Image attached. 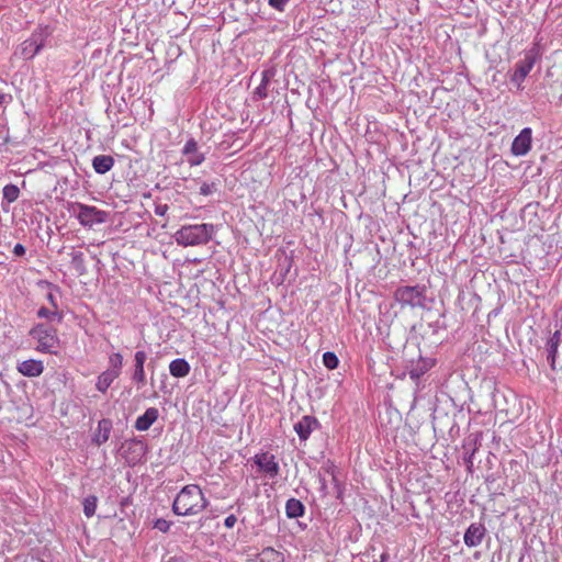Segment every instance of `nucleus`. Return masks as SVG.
I'll return each mask as SVG.
<instances>
[{
  "mask_svg": "<svg viewBox=\"0 0 562 562\" xmlns=\"http://www.w3.org/2000/svg\"><path fill=\"white\" fill-rule=\"evenodd\" d=\"M209 501L198 484H188L177 494L172 513L177 516H194L209 506Z\"/></svg>",
  "mask_w": 562,
  "mask_h": 562,
  "instance_id": "nucleus-1",
  "label": "nucleus"
},
{
  "mask_svg": "<svg viewBox=\"0 0 562 562\" xmlns=\"http://www.w3.org/2000/svg\"><path fill=\"white\" fill-rule=\"evenodd\" d=\"M216 232L211 223L183 225L175 233L176 243L183 247L207 244Z\"/></svg>",
  "mask_w": 562,
  "mask_h": 562,
  "instance_id": "nucleus-2",
  "label": "nucleus"
},
{
  "mask_svg": "<svg viewBox=\"0 0 562 562\" xmlns=\"http://www.w3.org/2000/svg\"><path fill=\"white\" fill-rule=\"evenodd\" d=\"M53 35V29L49 25L38 24L24 40L15 50V56L23 60H32L46 46Z\"/></svg>",
  "mask_w": 562,
  "mask_h": 562,
  "instance_id": "nucleus-3",
  "label": "nucleus"
},
{
  "mask_svg": "<svg viewBox=\"0 0 562 562\" xmlns=\"http://www.w3.org/2000/svg\"><path fill=\"white\" fill-rule=\"evenodd\" d=\"M29 336L36 341V350L42 353L57 355L60 340L58 330L50 324L38 323L34 325Z\"/></svg>",
  "mask_w": 562,
  "mask_h": 562,
  "instance_id": "nucleus-4",
  "label": "nucleus"
},
{
  "mask_svg": "<svg viewBox=\"0 0 562 562\" xmlns=\"http://www.w3.org/2000/svg\"><path fill=\"white\" fill-rule=\"evenodd\" d=\"M543 48L540 40H536L531 47L524 52V57L517 61L515 70L510 77V81L521 89L522 82L532 70L533 66L541 60Z\"/></svg>",
  "mask_w": 562,
  "mask_h": 562,
  "instance_id": "nucleus-5",
  "label": "nucleus"
},
{
  "mask_svg": "<svg viewBox=\"0 0 562 562\" xmlns=\"http://www.w3.org/2000/svg\"><path fill=\"white\" fill-rule=\"evenodd\" d=\"M427 286L425 284L401 285L394 291V300L402 307L424 308Z\"/></svg>",
  "mask_w": 562,
  "mask_h": 562,
  "instance_id": "nucleus-6",
  "label": "nucleus"
},
{
  "mask_svg": "<svg viewBox=\"0 0 562 562\" xmlns=\"http://www.w3.org/2000/svg\"><path fill=\"white\" fill-rule=\"evenodd\" d=\"M147 450V443L143 439L134 437L122 441L117 448V453L128 465L134 467L143 460Z\"/></svg>",
  "mask_w": 562,
  "mask_h": 562,
  "instance_id": "nucleus-7",
  "label": "nucleus"
},
{
  "mask_svg": "<svg viewBox=\"0 0 562 562\" xmlns=\"http://www.w3.org/2000/svg\"><path fill=\"white\" fill-rule=\"evenodd\" d=\"M72 213L78 222L85 227H92L97 224H102L106 222L108 218V212L82 203H76Z\"/></svg>",
  "mask_w": 562,
  "mask_h": 562,
  "instance_id": "nucleus-8",
  "label": "nucleus"
},
{
  "mask_svg": "<svg viewBox=\"0 0 562 562\" xmlns=\"http://www.w3.org/2000/svg\"><path fill=\"white\" fill-rule=\"evenodd\" d=\"M147 353L144 350H136L134 353V363L132 367L131 381L137 386L143 387L146 384L145 363Z\"/></svg>",
  "mask_w": 562,
  "mask_h": 562,
  "instance_id": "nucleus-9",
  "label": "nucleus"
},
{
  "mask_svg": "<svg viewBox=\"0 0 562 562\" xmlns=\"http://www.w3.org/2000/svg\"><path fill=\"white\" fill-rule=\"evenodd\" d=\"M532 143V130L525 127L514 138L510 147V151L514 156L520 157L527 155L531 149Z\"/></svg>",
  "mask_w": 562,
  "mask_h": 562,
  "instance_id": "nucleus-10",
  "label": "nucleus"
},
{
  "mask_svg": "<svg viewBox=\"0 0 562 562\" xmlns=\"http://www.w3.org/2000/svg\"><path fill=\"white\" fill-rule=\"evenodd\" d=\"M254 462L259 471L266 473L269 477L274 479L279 474V464L273 454L260 452L255 454Z\"/></svg>",
  "mask_w": 562,
  "mask_h": 562,
  "instance_id": "nucleus-11",
  "label": "nucleus"
},
{
  "mask_svg": "<svg viewBox=\"0 0 562 562\" xmlns=\"http://www.w3.org/2000/svg\"><path fill=\"white\" fill-rule=\"evenodd\" d=\"M486 528L481 522H472L465 529L463 535L464 544L469 548H475L480 546L486 536Z\"/></svg>",
  "mask_w": 562,
  "mask_h": 562,
  "instance_id": "nucleus-12",
  "label": "nucleus"
},
{
  "mask_svg": "<svg viewBox=\"0 0 562 562\" xmlns=\"http://www.w3.org/2000/svg\"><path fill=\"white\" fill-rule=\"evenodd\" d=\"M319 427L321 424L315 416L305 415L294 424V431L301 441H306L311 434Z\"/></svg>",
  "mask_w": 562,
  "mask_h": 562,
  "instance_id": "nucleus-13",
  "label": "nucleus"
},
{
  "mask_svg": "<svg viewBox=\"0 0 562 562\" xmlns=\"http://www.w3.org/2000/svg\"><path fill=\"white\" fill-rule=\"evenodd\" d=\"M436 364V360L434 358L419 357L416 362H413L409 370V378L416 383L417 390L419 389V380L426 374L429 370H431Z\"/></svg>",
  "mask_w": 562,
  "mask_h": 562,
  "instance_id": "nucleus-14",
  "label": "nucleus"
},
{
  "mask_svg": "<svg viewBox=\"0 0 562 562\" xmlns=\"http://www.w3.org/2000/svg\"><path fill=\"white\" fill-rule=\"evenodd\" d=\"M182 155L187 157V161L190 166H200L205 160V155L199 151L198 143L194 138H189L182 150Z\"/></svg>",
  "mask_w": 562,
  "mask_h": 562,
  "instance_id": "nucleus-15",
  "label": "nucleus"
},
{
  "mask_svg": "<svg viewBox=\"0 0 562 562\" xmlns=\"http://www.w3.org/2000/svg\"><path fill=\"white\" fill-rule=\"evenodd\" d=\"M18 372L27 378H37L44 371V363L42 360L27 359L18 363Z\"/></svg>",
  "mask_w": 562,
  "mask_h": 562,
  "instance_id": "nucleus-16",
  "label": "nucleus"
},
{
  "mask_svg": "<svg viewBox=\"0 0 562 562\" xmlns=\"http://www.w3.org/2000/svg\"><path fill=\"white\" fill-rule=\"evenodd\" d=\"M113 429V423L110 418H102L98 422L95 431L92 435L91 441L97 446L105 443Z\"/></svg>",
  "mask_w": 562,
  "mask_h": 562,
  "instance_id": "nucleus-17",
  "label": "nucleus"
},
{
  "mask_svg": "<svg viewBox=\"0 0 562 562\" xmlns=\"http://www.w3.org/2000/svg\"><path fill=\"white\" fill-rule=\"evenodd\" d=\"M159 417V411L156 407H149L143 415L136 418L134 427L138 431L148 430Z\"/></svg>",
  "mask_w": 562,
  "mask_h": 562,
  "instance_id": "nucleus-18",
  "label": "nucleus"
},
{
  "mask_svg": "<svg viewBox=\"0 0 562 562\" xmlns=\"http://www.w3.org/2000/svg\"><path fill=\"white\" fill-rule=\"evenodd\" d=\"M274 69H265L261 72V81L259 86L254 90L252 98L254 100H262L268 97V86L270 83L271 78L274 76Z\"/></svg>",
  "mask_w": 562,
  "mask_h": 562,
  "instance_id": "nucleus-19",
  "label": "nucleus"
},
{
  "mask_svg": "<svg viewBox=\"0 0 562 562\" xmlns=\"http://www.w3.org/2000/svg\"><path fill=\"white\" fill-rule=\"evenodd\" d=\"M121 374L105 369L102 371L95 380V389L102 393L105 394L108 390L111 387L112 383L120 376Z\"/></svg>",
  "mask_w": 562,
  "mask_h": 562,
  "instance_id": "nucleus-20",
  "label": "nucleus"
},
{
  "mask_svg": "<svg viewBox=\"0 0 562 562\" xmlns=\"http://www.w3.org/2000/svg\"><path fill=\"white\" fill-rule=\"evenodd\" d=\"M115 164V160L110 155H98L92 159V168L98 175H105Z\"/></svg>",
  "mask_w": 562,
  "mask_h": 562,
  "instance_id": "nucleus-21",
  "label": "nucleus"
},
{
  "mask_svg": "<svg viewBox=\"0 0 562 562\" xmlns=\"http://www.w3.org/2000/svg\"><path fill=\"white\" fill-rule=\"evenodd\" d=\"M190 364L184 358L173 359L169 363V372L173 378H184L190 372Z\"/></svg>",
  "mask_w": 562,
  "mask_h": 562,
  "instance_id": "nucleus-22",
  "label": "nucleus"
},
{
  "mask_svg": "<svg viewBox=\"0 0 562 562\" xmlns=\"http://www.w3.org/2000/svg\"><path fill=\"white\" fill-rule=\"evenodd\" d=\"M305 514V506L300 499L289 498L285 503V515L288 518H300Z\"/></svg>",
  "mask_w": 562,
  "mask_h": 562,
  "instance_id": "nucleus-23",
  "label": "nucleus"
},
{
  "mask_svg": "<svg viewBox=\"0 0 562 562\" xmlns=\"http://www.w3.org/2000/svg\"><path fill=\"white\" fill-rule=\"evenodd\" d=\"M256 562H284V557L276 549L267 547L258 553Z\"/></svg>",
  "mask_w": 562,
  "mask_h": 562,
  "instance_id": "nucleus-24",
  "label": "nucleus"
},
{
  "mask_svg": "<svg viewBox=\"0 0 562 562\" xmlns=\"http://www.w3.org/2000/svg\"><path fill=\"white\" fill-rule=\"evenodd\" d=\"M36 315L38 318H45L49 323L56 322L57 324L63 322V314L58 312V310H49L45 306H42L37 310Z\"/></svg>",
  "mask_w": 562,
  "mask_h": 562,
  "instance_id": "nucleus-25",
  "label": "nucleus"
},
{
  "mask_svg": "<svg viewBox=\"0 0 562 562\" xmlns=\"http://www.w3.org/2000/svg\"><path fill=\"white\" fill-rule=\"evenodd\" d=\"M123 355L121 352H112L108 357V370L114 371L119 374H122L123 369Z\"/></svg>",
  "mask_w": 562,
  "mask_h": 562,
  "instance_id": "nucleus-26",
  "label": "nucleus"
},
{
  "mask_svg": "<svg viewBox=\"0 0 562 562\" xmlns=\"http://www.w3.org/2000/svg\"><path fill=\"white\" fill-rule=\"evenodd\" d=\"M71 266L78 272L79 276H82L87 272L85 255L81 251L71 252Z\"/></svg>",
  "mask_w": 562,
  "mask_h": 562,
  "instance_id": "nucleus-27",
  "label": "nucleus"
},
{
  "mask_svg": "<svg viewBox=\"0 0 562 562\" xmlns=\"http://www.w3.org/2000/svg\"><path fill=\"white\" fill-rule=\"evenodd\" d=\"M98 505V497L95 495H89L83 498L82 506H83V514L86 517L91 518L94 516Z\"/></svg>",
  "mask_w": 562,
  "mask_h": 562,
  "instance_id": "nucleus-28",
  "label": "nucleus"
},
{
  "mask_svg": "<svg viewBox=\"0 0 562 562\" xmlns=\"http://www.w3.org/2000/svg\"><path fill=\"white\" fill-rule=\"evenodd\" d=\"M19 195L20 189L15 184L9 183L2 189L3 201H7L9 204L15 202Z\"/></svg>",
  "mask_w": 562,
  "mask_h": 562,
  "instance_id": "nucleus-29",
  "label": "nucleus"
},
{
  "mask_svg": "<svg viewBox=\"0 0 562 562\" xmlns=\"http://www.w3.org/2000/svg\"><path fill=\"white\" fill-rule=\"evenodd\" d=\"M558 349L559 345H554L548 341L546 342L547 361L549 362V366L553 371L555 370Z\"/></svg>",
  "mask_w": 562,
  "mask_h": 562,
  "instance_id": "nucleus-30",
  "label": "nucleus"
},
{
  "mask_svg": "<svg viewBox=\"0 0 562 562\" xmlns=\"http://www.w3.org/2000/svg\"><path fill=\"white\" fill-rule=\"evenodd\" d=\"M323 363L327 369L334 370L338 368L339 359L335 352L326 351L323 355Z\"/></svg>",
  "mask_w": 562,
  "mask_h": 562,
  "instance_id": "nucleus-31",
  "label": "nucleus"
},
{
  "mask_svg": "<svg viewBox=\"0 0 562 562\" xmlns=\"http://www.w3.org/2000/svg\"><path fill=\"white\" fill-rule=\"evenodd\" d=\"M443 317H445V313H442L437 321L430 322L428 324V327L431 329L432 335H437L440 330L447 329V324L442 319Z\"/></svg>",
  "mask_w": 562,
  "mask_h": 562,
  "instance_id": "nucleus-32",
  "label": "nucleus"
},
{
  "mask_svg": "<svg viewBox=\"0 0 562 562\" xmlns=\"http://www.w3.org/2000/svg\"><path fill=\"white\" fill-rule=\"evenodd\" d=\"M172 521L166 520L164 518H157L154 520L153 528L167 533L171 528Z\"/></svg>",
  "mask_w": 562,
  "mask_h": 562,
  "instance_id": "nucleus-33",
  "label": "nucleus"
},
{
  "mask_svg": "<svg viewBox=\"0 0 562 562\" xmlns=\"http://www.w3.org/2000/svg\"><path fill=\"white\" fill-rule=\"evenodd\" d=\"M218 189V186L216 182H203L200 187V194L204 195V196H207V195H211L213 193H215Z\"/></svg>",
  "mask_w": 562,
  "mask_h": 562,
  "instance_id": "nucleus-34",
  "label": "nucleus"
},
{
  "mask_svg": "<svg viewBox=\"0 0 562 562\" xmlns=\"http://www.w3.org/2000/svg\"><path fill=\"white\" fill-rule=\"evenodd\" d=\"M289 2L290 0H268V4L279 12H283Z\"/></svg>",
  "mask_w": 562,
  "mask_h": 562,
  "instance_id": "nucleus-35",
  "label": "nucleus"
},
{
  "mask_svg": "<svg viewBox=\"0 0 562 562\" xmlns=\"http://www.w3.org/2000/svg\"><path fill=\"white\" fill-rule=\"evenodd\" d=\"M168 210H169L168 204L158 203L155 205L154 212L156 215L164 217L168 213Z\"/></svg>",
  "mask_w": 562,
  "mask_h": 562,
  "instance_id": "nucleus-36",
  "label": "nucleus"
},
{
  "mask_svg": "<svg viewBox=\"0 0 562 562\" xmlns=\"http://www.w3.org/2000/svg\"><path fill=\"white\" fill-rule=\"evenodd\" d=\"M26 252L25 247L22 244H15L13 247V255L16 257H22Z\"/></svg>",
  "mask_w": 562,
  "mask_h": 562,
  "instance_id": "nucleus-37",
  "label": "nucleus"
},
{
  "mask_svg": "<svg viewBox=\"0 0 562 562\" xmlns=\"http://www.w3.org/2000/svg\"><path fill=\"white\" fill-rule=\"evenodd\" d=\"M548 342H551V344H554V345H559L560 346V342H561V331L560 330H555L550 337L549 339L547 340Z\"/></svg>",
  "mask_w": 562,
  "mask_h": 562,
  "instance_id": "nucleus-38",
  "label": "nucleus"
},
{
  "mask_svg": "<svg viewBox=\"0 0 562 562\" xmlns=\"http://www.w3.org/2000/svg\"><path fill=\"white\" fill-rule=\"evenodd\" d=\"M237 522V518L235 515L231 514L229 516H227L224 520V526L226 528H233Z\"/></svg>",
  "mask_w": 562,
  "mask_h": 562,
  "instance_id": "nucleus-39",
  "label": "nucleus"
},
{
  "mask_svg": "<svg viewBox=\"0 0 562 562\" xmlns=\"http://www.w3.org/2000/svg\"><path fill=\"white\" fill-rule=\"evenodd\" d=\"M46 299L50 303L53 308L58 310L57 300H56L55 295L52 292L47 293Z\"/></svg>",
  "mask_w": 562,
  "mask_h": 562,
  "instance_id": "nucleus-40",
  "label": "nucleus"
},
{
  "mask_svg": "<svg viewBox=\"0 0 562 562\" xmlns=\"http://www.w3.org/2000/svg\"><path fill=\"white\" fill-rule=\"evenodd\" d=\"M161 562H186L183 555H172L168 559H162Z\"/></svg>",
  "mask_w": 562,
  "mask_h": 562,
  "instance_id": "nucleus-41",
  "label": "nucleus"
},
{
  "mask_svg": "<svg viewBox=\"0 0 562 562\" xmlns=\"http://www.w3.org/2000/svg\"><path fill=\"white\" fill-rule=\"evenodd\" d=\"M12 100V97L10 94H5L3 92H0V105L3 103H7Z\"/></svg>",
  "mask_w": 562,
  "mask_h": 562,
  "instance_id": "nucleus-42",
  "label": "nucleus"
},
{
  "mask_svg": "<svg viewBox=\"0 0 562 562\" xmlns=\"http://www.w3.org/2000/svg\"><path fill=\"white\" fill-rule=\"evenodd\" d=\"M389 559H390L389 552L384 551V552L381 553L380 560L379 561H373V562H386V561H389Z\"/></svg>",
  "mask_w": 562,
  "mask_h": 562,
  "instance_id": "nucleus-43",
  "label": "nucleus"
},
{
  "mask_svg": "<svg viewBox=\"0 0 562 562\" xmlns=\"http://www.w3.org/2000/svg\"><path fill=\"white\" fill-rule=\"evenodd\" d=\"M472 453H474V451H473ZM472 456H473V454H470V456H469V458H465V459H464L465 463H467L469 467H472V464H473V462H472Z\"/></svg>",
  "mask_w": 562,
  "mask_h": 562,
  "instance_id": "nucleus-44",
  "label": "nucleus"
},
{
  "mask_svg": "<svg viewBox=\"0 0 562 562\" xmlns=\"http://www.w3.org/2000/svg\"><path fill=\"white\" fill-rule=\"evenodd\" d=\"M319 481H321V490H322V491H325V490H326V481H325V479H324V477H321V480H319Z\"/></svg>",
  "mask_w": 562,
  "mask_h": 562,
  "instance_id": "nucleus-45",
  "label": "nucleus"
},
{
  "mask_svg": "<svg viewBox=\"0 0 562 562\" xmlns=\"http://www.w3.org/2000/svg\"><path fill=\"white\" fill-rule=\"evenodd\" d=\"M330 470H331V473H334V465L333 464L329 467V469H327V472H330Z\"/></svg>",
  "mask_w": 562,
  "mask_h": 562,
  "instance_id": "nucleus-46",
  "label": "nucleus"
},
{
  "mask_svg": "<svg viewBox=\"0 0 562 562\" xmlns=\"http://www.w3.org/2000/svg\"><path fill=\"white\" fill-rule=\"evenodd\" d=\"M333 481H334L335 483H337V479H336V476H335L334 474H333Z\"/></svg>",
  "mask_w": 562,
  "mask_h": 562,
  "instance_id": "nucleus-47",
  "label": "nucleus"
}]
</instances>
